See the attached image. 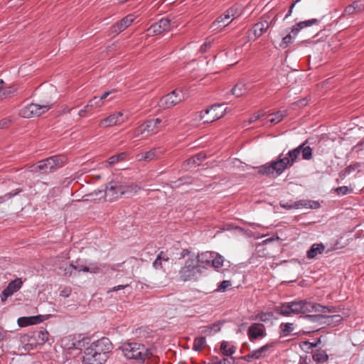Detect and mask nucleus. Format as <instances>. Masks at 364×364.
Masks as SVG:
<instances>
[{"label":"nucleus","instance_id":"obj_29","mask_svg":"<svg viewBox=\"0 0 364 364\" xmlns=\"http://www.w3.org/2000/svg\"><path fill=\"white\" fill-rule=\"evenodd\" d=\"M287 116V111H277L274 113L270 114L268 115L269 117V121L272 124H277L281 122L285 117Z\"/></svg>","mask_w":364,"mask_h":364},{"label":"nucleus","instance_id":"obj_30","mask_svg":"<svg viewBox=\"0 0 364 364\" xmlns=\"http://www.w3.org/2000/svg\"><path fill=\"white\" fill-rule=\"evenodd\" d=\"M59 269L63 272V276L66 277H70L72 276H76L77 272L75 271L74 262H72L69 264L61 265L59 267Z\"/></svg>","mask_w":364,"mask_h":364},{"label":"nucleus","instance_id":"obj_20","mask_svg":"<svg viewBox=\"0 0 364 364\" xmlns=\"http://www.w3.org/2000/svg\"><path fill=\"white\" fill-rule=\"evenodd\" d=\"M274 311L283 316H289L294 314L292 304H290V301L282 303L279 306L274 307Z\"/></svg>","mask_w":364,"mask_h":364},{"label":"nucleus","instance_id":"obj_34","mask_svg":"<svg viewBox=\"0 0 364 364\" xmlns=\"http://www.w3.org/2000/svg\"><path fill=\"white\" fill-rule=\"evenodd\" d=\"M127 158V152H121L119 154L113 155L108 159V163L112 166L119 161H124Z\"/></svg>","mask_w":364,"mask_h":364},{"label":"nucleus","instance_id":"obj_62","mask_svg":"<svg viewBox=\"0 0 364 364\" xmlns=\"http://www.w3.org/2000/svg\"><path fill=\"white\" fill-rule=\"evenodd\" d=\"M10 124V120L7 119H3L0 120V129H4L9 127Z\"/></svg>","mask_w":364,"mask_h":364},{"label":"nucleus","instance_id":"obj_50","mask_svg":"<svg viewBox=\"0 0 364 364\" xmlns=\"http://www.w3.org/2000/svg\"><path fill=\"white\" fill-rule=\"evenodd\" d=\"M213 42V39L208 38L205 42L200 46V51L201 53H205L211 47V44Z\"/></svg>","mask_w":364,"mask_h":364},{"label":"nucleus","instance_id":"obj_41","mask_svg":"<svg viewBox=\"0 0 364 364\" xmlns=\"http://www.w3.org/2000/svg\"><path fill=\"white\" fill-rule=\"evenodd\" d=\"M33 338L35 339L38 338L41 339V341H48L49 340V333L47 331H39L36 333H33Z\"/></svg>","mask_w":364,"mask_h":364},{"label":"nucleus","instance_id":"obj_27","mask_svg":"<svg viewBox=\"0 0 364 364\" xmlns=\"http://www.w3.org/2000/svg\"><path fill=\"white\" fill-rule=\"evenodd\" d=\"M272 343H267L265 346H262L261 348L252 350L251 352V356L253 359H259L261 358H263L266 355V353L267 350L272 348Z\"/></svg>","mask_w":364,"mask_h":364},{"label":"nucleus","instance_id":"obj_28","mask_svg":"<svg viewBox=\"0 0 364 364\" xmlns=\"http://www.w3.org/2000/svg\"><path fill=\"white\" fill-rule=\"evenodd\" d=\"M248 90L247 85L244 83L239 82L236 84L230 90L232 95H235L237 97H241L245 95Z\"/></svg>","mask_w":364,"mask_h":364},{"label":"nucleus","instance_id":"obj_47","mask_svg":"<svg viewBox=\"0 0 364 364\" xmlns=\"http://www.w3.org/2000/svg\"><path fill=\"white\" fill-rule=\"evenodd\" d=\"M225 20H228L227 18H225V14L224 13L223 15L218 16L216 20L213 23V26H218V24L222 23H223V26H228L230 21L225 22Z\"/></svg>","mask_w":364,"mask_h":364},{"label":"nucleus","instance_id":"obj_32","mask_svg":"<svg viewBox=\"0 0 364 364\" xmlns=\"http://www.w3.org/2000/svg\"><path fill=\"white\" fill-rule=\"evenodd\" d=\"M48 164L46 162V159L40 161L37 164H34L31 166L33 171H39L42 173H50V170L48 166Z\"/></svg>","mask_w":364,"mask_h":364},{"label":"nucleus","instance_id":"obj_3","mask_svg":"<svg viewBox=\"0 0 364 364\" xmlns=\"http://www.w3.org/2000/svg\"><path fill=\"white\" fill-rule=\"evenodd\" d=\"M120 348L127 359L134 360L138 363H144L153 356L151 348L142 343H124Z\"/></svg>","mask_w":364,"mask_h":364},{"label":"nucleus","instance_id":"obj_26","mask_svg":"<svg viewBox=\"0 0 364 364\" xmlns=\"http://www.w3.org/2000/svg\"><path fill=\"white\" fill-rule=\"evenodd\" d=\"M274 311L269 312H259L255 316V319L264 323H272L274 319H277V317L274 315Z\"/></svg>","mask_w":364,"mask_h":364},{"label":"nucleus","instance_id":"obj_23","mask_svg":"<svg viewBox=\"0 0 364 364\" xmlns=\"http://www.w3.org/2000/svg\"><path fill=\"white\" fill-rule=\"evenodd\" d=\"M45 343H22L21 346H19L18 352L16 353L17 355H26L29 351L37 348L38 346L43 345Z\"/></svg>","mask_w":364,"mask_h":364},{"label":"nucleus","instance_id":"obj_42","mask_svg":"<svg viewBox=\"0 0 364 364\" xmlns=\"http://www.w3.org/2000/svg\"><path fill=\"white\" fill-rule=\"evenodd\" d=\"M231 285L232 284L230 280H223L218 286L216 291L219 292H225Z\"/></svg>","mask_w":364,"mask_h":364},{"label":"nucleus","instance_id":"obj_59","mask_svg":"<svg viewBox=\"0 0 364 364\" xmlns=\"http://www.w3.org/2000/svg\"><path fill=\"white\" fill-rule=\"evenodd\" d=\"M236 9L234 6L233 7H231L229 9H228L225 14V18H227V19H229L230 18V16H234L235 14V11H236Z\"/></svg>","mask_w":364,"mask_h":364},{"label":"nucleus","instance_id":"obj_22","mask_svg":"<svg viewBox=\"0 0 364 364\" xmlns=\"http://www.w3.org/2000/svg\"><path fill=\"white\" fill-rule=\"evenodd\" d=\"M206 159V154L204 152H200L192 157L188 159L183 162V166L189 165H200L201 162Z\"/></svg>","mask_w":364,"mask_h":364},{"label":"nucleus","instance_id":"obj_11","mask_svg":"<svg viewBox=\"0 0 364 364\" xmlns=\"http://www.w3.org/2000/svg\"><path fill=\"white\" fill-rule=\"evenodd\" d=\"M185 99L181 90H174L160 100V105L164 109H169L176 105Z\"/></svg>","mask_w":364,"mask_h":364},{"label":"nucleus","instance_id":"obj_9","mask_svg":"<svg viewBox=\"0 0 364 364\" xmlns=\"http://www.w3.org/2000/svg\"><path fill=\"white\" fill-rule=\"evenodd\" d=\"M51 107L52 104L48 102L46 104L31 103L20 110V115L24 118L38 117L48 111Z\"/></svg>","mask_w":364,"mask_h":364},{"label":"nucleus","instance_id":"obj_12","mask_svg":"<svg viewBox=\"0 0 364 364\" xmlns=\"http://www.w3.org/2000/svg\"><path fill=\"white\" fill-rule=\"evenodd\" d=\"M174 26H176L175 22H171V20L167 17L153 23L147 29V33L149 36H155L163 32L168 31L172 27Z\"/></svg>","mask_w":364,"mask_h":364},{"label":"nucleus","instance_id":"obj_31","mask_svg":"<svg viewBox=\"0 0 364 364\" xmlns=\"http://www.w3.org/2000/svg\"><path fill=\"white\" fill-rule=\"evenodd\" d=\"M235 358H225V357H213L211 360L208 364H235Z\"/></svg>","mask_w":364,"mask_h":364},{"label":"nucleus","instance_id":"obj_58","mask_svg":"<svg viewBox=\"0 0 364 364\" xmlns=\"http://www.w3.org/2000/svg\"><path fill=\"white\" fill-rule=\"evenodd\" d=\"M46 162L48 164V168L50 170V172L53 171L55 169H56L55 166V162L51 157H49V158H47L46 159Z\"/></svg>","mask_w":364,"mask_h":364},{"label":"nucleus","instance_id":"obj_1","mask_svg":"<svg viewBox=\"0 0 364 364\" xmlns=\"http://www.w3.org/2000/svg\"><path fill=\"white\" fill-rule=\"evenodd\" d=\"M112 348V343H91L85 349L82 364H104Z\"/></svg>","mask_w":364,"mask_h":364},{"label":"nucleus","instance_id":"obj_43","mask_svg":"<svg viewBox=\"0 0 364 364\" xmlns=\"http://www.w3.org/2000/svg\"><path fill=\"white\" fill-rule=\"evenodd\" d=\"M281 328H282L283 336H287L289 333H291L294 330L293 323H282Z\"/></svg>","mask_w":364,"mask_h":364},{"label":"nucleus","instance_id":"obj_33","mask_svg":"<svg viewBox=\"0 0 364 364\" xmlns=\"http://www.w3.org/2000/svg\"><path fill=\"white\" fill-rule=\"evenodd\" d=\"M328 358L326 352L323 350H316L313 354V359L318 363H323Z\"/></svg>","mask_w":364,"mask_h":364},{"label":"nucleus","instance_id":"obj_54","mask_svg":"<svg viewBox=\"0 0 364 364\" xmlns=\"http://www.w3.org/2000/svg\"><path fill=\"white\" fill-rule=\"evenodd\" d=\"M356 14L355 11V7H354V6H352L351 4H350L346 7V9H344V11L341 17L346 16V15H351V14Z\"/></svg>","mask_w":364,"mask_h":364},{"label":"nucleus","instance_id":"obj_64","mask_svg":"<svg viewBox=\"0 0 364 364\" xmlns=\"http://www.w3.org/2000/svg\"><path fill=\"white\" fill-rule=\"evenodd\" d=\"M307 103L308 101L306 98L301 99L295 102V104L299 107L306 106Z\"/></svg>","mask_w":364,"mask_h":364},{"label":"nucleus","instance_id":"obj_53","mask_svg":"<svg viewBox=\"0 0 364 364\" xmlns=\"http://www.w3.org/2000/svg\"><path fill=\"white\" fill-rule=\"evenodd\" d=\"M77 344L78 346H85L84 343H65L64 346H61L63 348H68V349H74L77 348V347L76 345Z\"/></svg>","mask_w":364,"mask_h":364},{"label":"nucleus","instance_id":"obj_45","mask_svg":"<svg viewBox=\"0 0 364 364\" xmlns=\"http://www.w3.org/2000/svg\"><path fill=\"white\" fill-rule=\"evenodd\" d=\"M304 151L301 153L302 159L304 160H310L312 158V149L309 146H306L303 149Z\"/></svg>","mask_w":364,"mask_h":364},{"label":"nucleus","instance_id":"obj_6","mask_svg":"<svg viewBox=\"0 0 364 364\" xmlns=\"http://www.w3.org/2000/svg\"><path fill=\"white\" fill-rule=\"evenodd\" d=\"M139 189L140 188L134 183L123 185L119 182H111L105 191V196L112 200L126 193H136Z\"/></svg>","mask_w":364,"mask_h":364},{"label":"nucleus","instance_id":"obj_39","mask_svg":"<svg viewBox=\"0 0 364 364\" xmlns=\"http://www.w3.org/2000/svg\"><path fill=\"white\" fill-rule=\"evenodd\" d=\"M17 92V88L14 86H9L3 90L1 98H8L14 96Z\"/></svg>","mask_w":364,"mask_h":364},{"label":"nucleus","instance_id":"obj_5","mask_svg":"<svg viewBox=\"0 0 364 364\" xmlns=\"http://www.w3.org/2000/svg\"><path fill=\"white\" fill-rule=\"evenodd\" d=\"M292 304L294 314H306V313H331L335 312V307H328L323 306L318 303L309 302L306 300H298L290 301Z\"/></svg>","mask_w":364,"mask_h":364},{"label":"nucleus","instance_id":"obj_7","mask_svg":"<svg viewBox=\"0 0 364 364\" xmlns=\"http://www.w3.org/2000/svg\"><path fill=\"white\" fill-rule=\"evenodd\" d=\"M195 259L198 264H211L215 269L220 268L224 263L223 257L215 252L207 251L198 253Z\"/></svg>","mask_w":364,"mask_h":364},{"label":"nucleus","instance_id":"obj_63","mask_svg":"<svg viewBox=\"0 0 364 364\" xmlns=\"http://www.w3.org/2000/svg\"><path fill=\"white\" fill-rule=\"evenodd\" d=\"M153 267L156 269H161L163 268L162 266V262L161 260H158V258L155 259V261L153 262Z\"/></svg>","mask_w":364,"mask_h":364},{"label":"nucleus","instance_id":"obj_16","mask_svg":"<svg viewBox=\"0 0 364 364\" xmlns=\"http://www.w3.org/2000/svg\"><path fill=\"white\" fill-rule=\"evenodd\" d=\"M162 151L160 148H154L149 151L141 152L136 155L138 161H151L160 158Z\"/></svg>","mask_w":364,"mask_h":364},{"label":"nucleus","instance_id":"obj_25","mask_svg":"<svg viewBox=\"0 0 364 364\" xmlns=\"http://www.w3.org/2000/svg\"><path fill=\"white\" fill-rule=\"evenodd\" d=\"M235 349L234 346H230V343H221L220 346V351L221 353L220 357H233L232 354L235 352Z\"/></svg>","mask_w":364,"mask_h":364},{"label":"nucleus","instance_id":"obj_17","mask_svg":"<svg viewBox=\"0 0 364 364\" xmlns=\"http://www.w3.org/2000/svg\"><path fill=\"white\" fill-rule=\"evenodd\" d=\"M43 316L38 315L33 316H23L18 318L17 323L20 327H26L30 325H35L43 322Z\"/></svg>","mask_w":364,"mask_h":364},{"label":"nucleus","instance_id":"obj_46","mask_svg":"<svg viewBox=\"0 0 364 364\" xmlns=\"http://www.w3.org/2000/svg\"><path fill=\"white\" fill-rule=\"evenodd\" d=\"M352 6L355 7V11L356 14L360 13L364 10V3L363 0H357L354 1L352 4Z\"/></svg>","mask_w":364,"mask_h":364},{"label":"nucleus","instance_id":"obj_15","mask_svg":"<svg viewBox=\"0 0 364 364\" xmlns=\"http://www.w3.org/2000/svg\"><path fill=\"white\" fill-rule=\"evenodd\" d=\"M247 335L250 340H257L265 336L264 326L262 323H252L248 328Z\"/></svg>","mask_w":364,"mask_h":364},{"label":"nucleus","instance_id":"obj_4","mask_svg":"<svg viewBox=\"0 0 364 364\" xmlns=\"http://www.w3.org/2000/svg\"><path fill=\"white\" fill-rule=\"evenodd\" d=\"M202 274V265L198 264L194 256L187 259L178 270L176 279L181 282H196Z\"/></svg>","mask_w":364,"mask_h":364},{"label":"nucleus","instance_id":"obj_36","mask_svg":"<svg viewBox=\"0 0 364 364\" xmlns=\"http://www.w3.org/2000/svg\"><path fill=\"white\" fill-rule=\"evenodd\" d=\"M102 105L103 102H101V99H98V97L95 96L88 102V104L85 106V108H87L90 111H91L94 108L102 106Z\"/></svg>","mask_w":364,"mask_h":364},{"label":"nucleus","instance_id":"obj_37","mask_svg":"<svg viewBox=\"0 0 364 364\" xmlns=\"http://www.w3.org/2000/svg\"><path fill=\"white\" fill-rule=\"evenodd\" d=\"M191 348L194 351L208 352L210 350L207 343H191Z\"/></svg>","mask_w":364,"mask_h":364},{"label":"nucleus","instance_id":"obj_44","mask_svg":"<svg viewBox=\"0 0 364 364\" xmlns=\"http://www.w3.org/2000/svg\"><path fill=\"white\" fill-rule=\"evenodd\" d=\"M325 318L327 319L326 322H328V324L334 323L335 325L339 323L343 320L341 315L328 316H325Z\"/></svg>","mask_w":364,"mask_h":364},{"label":"nucleus","instance_id":"obj_51","mask_svg":"<svg viewBox=\"0 0 364 364\" xmlns=\"http://www.w3.org/2000/svg\"><path fill=\"white\" fill-rule=\"evenodd\" d=\"M355 166H356L355 165H354V166L350 165V166H348L344 170H343L342 171L340 172L339 176L341 178H343L347 174H349L350 173L351 170H355Z\"/></svg>","mask_w":364,"mask_h":364},{"label":"nucleus","instance_id":"obj_55","mask_svg":"<svg viewBox=\"0 0 364 364\" xmlns=\"http://www.w3.org/2000/svg\"><path fill=\"white\" fill-rule=\"evenodd\" d=\"M23 191V189L22 188H16L9 193H7L5 194V197H6V198L8 200L12 198L13 197H14L15 196L18 195V193H21Z\"/></svg>","mask_w":364,"mask_h":364},{"label":"nucleus","instance_id":"obj_10","mask_svg":"<svg viewBox=\"0 0 364 364\" xmlns=\"http://www.w3.org/2000/svg\"><path fill=\"white\" fill-rule=\"evenodd\" d=\"M166 125V121L163 122L159 118L151 119L146 121L140 125L134 132L135 136H139L140 134H144L145 132L147 133H156L160 127Z\"/></svg>","mask_w":364,"mask_h":364},{"label":"nucleus","instance_id":"obj_21","mask_svg":"<svg viewBox=\"0 0 364 364\" xmlns=\"http://www.w3.org/2000/svg\"><path fill=\"white\" fill-rule=\"evenodd\" d=\"M269 27V23L267 21H261L254 24L250 31H252L255 38H257L260 37L264 33H265Z\"/></svg>","mask_w":364,"mask_h":364},{"label":"nucleus","instance_id":"obj_52","mask_svg":"<svg viewBox=\"0 0 364 364\" xmlns=\"http://www.w3.org/2000/svg\"><path fill=\"white\" fill-rule=\"evenodd\" d=\"M306 318H309L310 321L313 322H320V321L323 318H325V316L323 315H306Z\"/></svg>","mask_w":364,"mask_h":364},{"label":"nucleus","instance_id":"obj_2","mask_svg":"<svg viewBox=\"0 0 364 364\" xmlns=\"http://www.w3.org/2000/svg\"><path fill=\"white\" fill-rule=\"evenodd\" d=\"M282 154L272 161L257 167V173L260 176H265L269 178H275L280 176L286 169L293 165L290 162L289 156L282 157Z\"/></svg>","mask_w":364,"mask_h":364},{"label":"nucleus","instance_id":"obj_60","mask_svg":"<svg viewBox=\"0 0 364 364\" xmlns=\"http://www.w3.org/2000/svg\"><path fill=\"white\" fill-rule=\"evenodd\" d=\"M71 294V289L70 287L64 288L62 291L60 292V296L62 297L67 298Z\"/></svg>","mask_w":364,"mask_h":364},{"label":"nucleus","instance_id":"obj_8","mask_svg":"<svg viewBox=\"0 0 364 364\" xmlns=\"http://www.w3.org/2000/svg\"><path fill=\"white\" fill-rule=\"evenodd\" d=\"M225 113V109L223 108V104H215L201 111L200 119L203 121V123H211L223 117Z\"/></svg>","mask_w":364,"mask_h":364},{"label":"nucleus","instance_id":"obj_57","mask_svg":"<svg viewBox=\"0 0 364 364\" xmlns=\"http://www.w3.org/2000/svg\"><path fill=\"white\" fill-rule=\"evenodd\" d=\"M335 191L336 192V193L338 195H341V194L346 195L349 191V189L347 186H340V187L336 188L335 189Z\"/></svg>","mask_w":364,"mask_h":364},{"label":"nucleus","instance_id":"obj_38","mask_svg":"<svg viewBox=\"0 0 364 364\" xmlns=\"http://www.w3.org/2000/svg\"><path fill=\"white\" fill-rule=\"evenodd\" d=\"M52 158L55 164V166L56 168L62 167L67 162V157L63 154L53 156Z\"/></svg>","mask_w":364,"mask_h":364},{"label":"nucleus","instance_id":"obj_40","mask_svg":"<svg viewBox=\"0 0 364 364\" xmlns=\"http://www.w3.org/2000/svg\"><path fill=\"white\" fill-rule=\"evenodd\" d=\"M320 23V20L317 18H312L309 20H306L303 21H300L298 23V26L300 28H304L308 26H311L313 25H318Z\"/></svg>","mask_w":364,"mask_h":364},{"label":"nucleus","instance_id":"obj_35","mask_svg":"<svg viewBox=\"0 0 364 364\" xmlns=\"http://www.w3.org/2000/svg\"><path fill=\"white\" fill-rule=\"evenodd\" d=\"M195 178L191 176H184L178 178L177 181H175V188H179L183 185H189L193 183Z\"/></svg>","mask_w":364,"mask_h":364},{"label":"nucleus","instance_id":"obj_24","mask_svg":"<svg viewBox=\"0 0 364 364\" xmlns=\"http://www.w3.org/2000/svg\"><path fill=\"white\" fill-rule=\"evenodd\" d=\"M325 250V246L322 243L314 244L306 252L309 259H314L318 254H321Z\"/></svg>","mask_w":364,"mask_h":364},{"label":"nucleus","instance_id":"obj_18","mask_svg":"<svg viewBox=\"0 0 364 364\" xmlns=\"http://www.w3.org/2000/svg\"><path fill=\"white\" fill-rule=\"evenodd\" d=\"M134 21L133 15H127L112 26L113 31L120 33L129 26Z\"/></svg>","mask_w":364,"mask_h":364},{"label":"nucleus","instance_id":"obj_19","mask_svg":"<svg viewBox=\"0 0 364 364\" xmlns=\"http://www.w3.org/2000/svg\"><path fill=\"white\" fill-rule=\"evenodd\" d=\"M123 115L122 112H119L112 114H110L107 117L103 119L100 122V126L104 127H108L120 123L119 117Z\"/></svg>","mask_w":364,"mask_h":364},{"label":"nucleus","instance_id":"obj_14","mask_svg":"<svg viewBox=\"0 0 364 364\" xmlns=\"http://www.w3.org/2000/svg\"><path fill=\"white\" fill-rule=\"evenodd\" d=\"M74 268L75 271L77 273L80 272H90V273H98L100 270V267L98 265V264H90L89 266H87L85 262L82 260L81 259H77L76 261L74 262Z\"/></svg>","mask_w":364,"mask_h":364},{"label":"nucleus","instance_id":"obj_56","mask_svg":"<svg viewBox=\"0 0 364 364\" xmlns=\"http://www.w3.org/2000/svg\"><path fill=\"white\" fill-rule=\"evenodd\" d=\"M310 203H311V200H299L294 203V206L296 208H298L300 206L305 207V208H309Z\"/></svg>","mask_w":364,"mask_h":364},{"label":"nucleus","instance_id":"obj_49","mask_svg":"<svg viewBox=\"0 0 364 364\" xmlns=\"http://www.w3.org/2000/svg\"><path fill=\"white\" fill-rule=\"evenodd\" d=\"M292 42V36L290 33L287 34L282 38V43H280V47L282 48H286L290 43Z\"/></svg>","mask_w":364,"mask_h":364},{"label":"nucleus","instance_id":"obj_48","mask_svg":"<svg viewBox=\"0 0 364 364\" xmlns=\"http://www.w3.org/2000/svg\"><path fill=\"white\" fill-rule=\"evenodd\" d=\"M287 156H289L291 164L294 165V163L296 162V159H298L299 154H298L297 150L295 151L294 149H291L288 151Z\"/></svg>","mask_w":364,"mask_h":364},{"label":"nucleus","instance_id":"obj_13","mask_svg":"<svg viewBox=\"0 0 364 364\" xmlns=\"http://www.w3.org/2000/svg\"><path fill=\"white\" fill-rule=\"evenodd\" d=\"M23 282L21 278H16L10 282L8 286L2 291L1 294V300L5 302L8 297L16 292L22 287Z\"/></svg>","mask_w":364,"mask_h":364},{"label":"nucleus","instance_id":"obj_61","mask_svg":"<svg viewBox=\"0 0 364 364\" xmlns=\"http://www.w3.org/2000/svg\"><path fill=\"white\" fill-rule=\"evenodd\" d=\"M156 258H158V260H161V262H168L169 260V257L164 252H160L157 255Z\"/></svg>","mask_w":364,"mask_h":364}]
</instances>
